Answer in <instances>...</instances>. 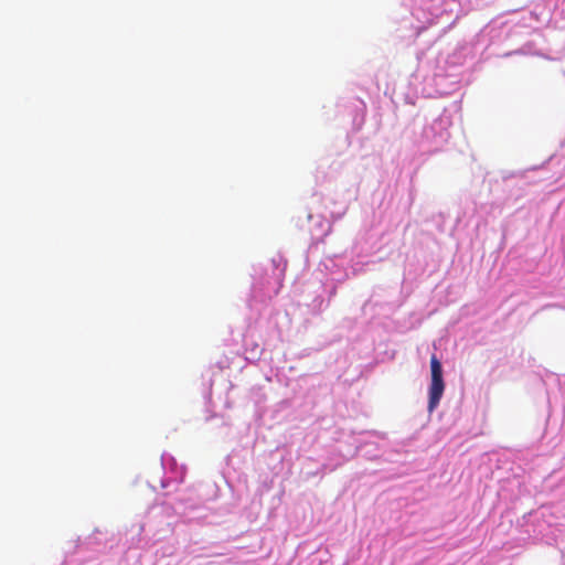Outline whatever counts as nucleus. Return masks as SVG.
Wrapping results in <instances>:
<instances>
[{
  "mask_svg": "<svg viewBox=\"0 0 565 565\" xmlns=\"http://www.w3.org/2000/svg\"><path fill=\"white\" fill-rule=\"evenodd\" d=\"M431 382L429 385L428 412L433 413L438 406L445 391L443 379V366L438 358L433 354L430 358Z\"/></svg>",
  "mask_w": 565,
  "mask_h": 565,
  "instance_id": "1",
  "label": "nucleus"
}]
</instances>
